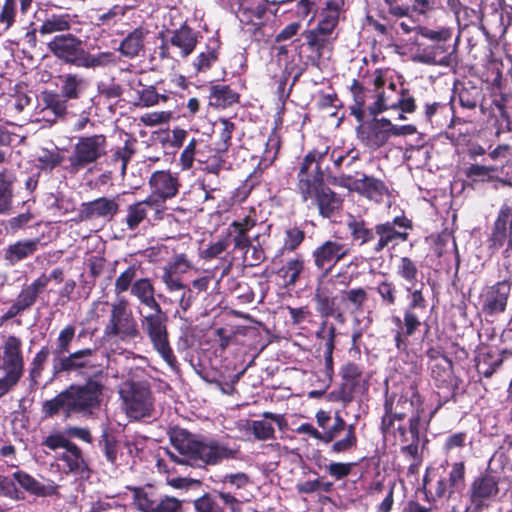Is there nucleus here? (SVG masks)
Returning a JSON list of instances; mask_svg holds the SVG:
<instances>
[{
	"mask_svg": "<svg viewBox=\"0 0 512 512\" xmlns=\"http://www.w3.org/2000/svg\"><path fill=\"white\" fill-rule=\"evenodd\" d=\"M154 293V287L147 278L138 279L134 281L131 286V294L143 305L154 311L153 313L141 317L140 323L143 332L149 338L153 349L168 366L173 368L176 364V357L168 340L165 317L162 314L160 305L155 299Z\"/></svg>",
	"mask_w": 512,
	"mask_h": 512,
	"instance_id": "nucleus-1",
	"label": "nucleus"
},
{
	"mask_svg": "<svg viewBox=\"0 0 512 512\" xmlns=\"http://www.w3.org/2000/svg\"><path fill=\"white\" fill-rule=\"evenodd\" d=\"M172 446L179 452L176 456L168 451L170 458L179 464H193L200 461L204 464L215 465L225 459L235 457L237 449L228 442L216 439L196 440L185 431L171 435Z\"/></svg>",
	"mask_w": 512,
	"mask_h": 512,
	"instance_id": "nucleus-2",
	"label": "nucleus"
},
{
	"mask_svg": "<svg viewBox=\"0 0 512 512\" xmlns=\"http://www.w3.org/2000/svg\"><path fill=\"white\" fill-rule=\"evenodd\" d=\"M102 386L97 381H88L85 385L70 386L66 391L43 405L45 415L52 416L64 412L66 416L72 413L84 415L93 414L99 407Z\"/></svg>",
	"mask_w": 512,
	"mask_h": 512,
	"instance_id": "nucleus-3",
	"label": "nucleus"
},
{
	"mask_svg": "<svg viewBox=\"0 0 512 512\" xmlns=\"http://www.w3.org/2000/svg\"><path fill=\"white\" fill-rule=\"evenodd\" d=\"M373 86L374 101L368 106L370 114L377 115L389 110L415 111V99L403 85L393 80L388 72L376 70L369 78Z\"/></svg>",
	"mask_w": 512,
	"mask_h": 512,
	"instance_id": "nucleus-4",
	"label": "nucleus"
},
{
	"mask_svg": "<svg viewBox=\"0 0 512 512\" xmlns=\"http://www.w3.org/2000/svg\"><path fill=\"white\" fill-rule=\"evenodd\" d=\"M436 411L437 409L432 411L427 419H424L423 399L416 388L410 386L401 395H395L386 400L382 426L388 429L395 419L402 420L409 412H412L409 430L414 438H418L421 427L429 424Z\"/></svg>",
	"mask_w": 512,
	"mask_h": 512,
	"instance_id": "nucleus-5",
	"label": "nucleus"
},
{
	"mask_svg": "<svg viewBox=\"0 0 512 512\" xmlns=\"http://www.w3.org/2000/svg\"><path fill=\"white\" fill-rule=\"evenodd\" d=\"M75 333L76 327L72 324L65 326L59 332L55 347L52 350V374L54 376L92 366L93 349L86 348L70 352Z\"/></svg>",
	"mask_w": 512,
	"mask_h": 512,
	"instance_id": "nucleus-6",
	"label": "nucleus"
},
{
	"mask_svg": "<svg viewBox=\"0 0 512 512\" xmlns=\"http://www.w3.org/2000/svg\"><path fill=\"white\" fill-rule=\"evenodd\" d=\"M48 47L58 58L84 68L103 67L112 63L115 58L112 52H85L81 47V41L71 34L54 37Z\"/></svg>",
	"mask_w": 512,
	"mask_h": 512,
	"instance_id": "nucleus-7",
	"label": "nucleus"
},
{
	"mask_svg": "<svg viewBox=\"0 0 512 512\" xmlns=\"http://www.w3.org/2000/svg\"><path fill=\"white\" fill-rule=\"evenodd\" d=\"M140 336L137 321L125 298H118L111 304L109 320L104 327V337L129 342Z\"/></svg>",
	"mask_w": 512,
	"mask_h": 512,
	"instance_id": "nucleus-8",
	"label": "nucleus"
},
{
	"mask_svg": "<svg viewBox=\"0 0 512 512\" xmlns=\"http://www.w3.org/2000/svg\"><path fill=\"white\" fill-rule=\"evenodd\" d=\"M123 408L131 419L148 417L153 409V399L149 388L140 382L128 380L119 388Z\"/></svg>",
	"mask_w": 512,
	"mask_h": 512,
	"instance_id": "nucleus-9",
	"label": "nucleus"
},
{
	"mask_svg": "<svg viewBox=\"0 0 512 512\" xmlns=\"http://www.w3.org/2000/svg\"><path fill=\"white\" fill-rule=\"evenodd\" d=\"M107 141L102 134L80 137L69 158L70 171L76 173L87 165L96 162L106 154Z\"/></svg>",
	"mask_w": 512,
	"mask_h": 512,
	"instance_id": "nucleus-10",
	"label": "nucleus"
},
{
	"mask_svg": "<svg viewBox=\"0 0 512 512\" xmlns=\"http://www.w3.org/2000/svg\"><path fill=\"white\" fill-rule=\"evenodd\" d=\"M206 150L212 151L207 143L199 138H192L180 155V165L183 170L192 168L194 160L206 164L209 173L217 174L226 168V160L221 155H207Z\"/></svg>",
	"mask_w": 512,
	"mask_h": 512,
	"instance_id": "nucleus-11",
	"label": "nucleus"
},
{
	"mask_svg": "<svg viewBox=\"0 0 512 512\" xmlns=\"http://www.w3.org/2000/svg\"><path fill=\"white\" fill-rule=\"evenodd\" d=\"M197 43V32L187 25H182L170 32L169 37L160 46L159 54L162 58H186L194 51Z\"/></svg>",
	"mask_w": 512,
	"mask_h": 512,
	"instance_id": "nucleus-12",
	"label": "nucleus"
},
{
	"mask_svg": "<svg viewBox=\"0 0 512 512\" xmlns=\"http://www.w3.org/2000/svg\"><path fill=\"white\" fill-rule=\"evenodd\" d=\"M22 342L16 336L7 337L0 347V369L16 383L23 374L24 363L22 356Z\"/></svg>",
	"mask_w": 512,
	"mask_h": 512,
	"instance_id": "nucleus-13",
	"label": "nucleus"
},
{
	"mask_svg": "<svg viewBox=\"0 0 512 512\" xmlns=\"http://www.w3.org/2000/svg\"><path fill=\"white\" fill-rule=\"evenodd\" d=\"M149 186L151 194L147 198L164 208L165 201L177 195L180 184L176 174L158 170L150 176Z\"/></svg>",
	"mask_w": 512,
	"mask_h": 512,
	"instance_id": "nucleus-14",
	"label": "nucleus"
},
{
	"mask_svg": "<svg viewBox=\"0 0 512 512\" xmlns=\"http://www.w3.org/2000/svg\"><path fill=\"white\" fill-rule=\"evenodd\" d=\"M323 155L322 153L311 151L303 159L298 173V189L304 201L312 198L317 191V187L320 186L321 174L319 173V166L316 162L317 157L322 158Z\"/></svg>",
	"mask_w": 512,
	"mask_h": 512,
	"instance_id": "nucleus-15",
	"label": "nucleus"
},
{
	"mask_svg": "<svg viewBox=\"0 0 512 512\" xmlns=\"http://www.w3.org/2000/svg\"><path fill=\"white\" fill-rule=\"evenodd\" d=\"M267 6V0H230V9L241 24L255 29L263 24Z\"/></svg>",
	"mask_w": 512,
	"mask_h": 512,
	"instance_id": "nucleus-16",
	"label": "nucleus"
},
{
	"mask_svg": "<svg viewBox=\"0 0 512 512\" xmlns=\"http://www.w3.org/2000/svg\"><path fill=\"white\" fill-rule=\"evenodd\" d=\"M162 213L160 204L146 198L127 206L124 222L129 230L134 231L145 221L150 223L161 219Z\"/></svg>",
	"mask_w": 512,
	"mask_h": 512,
	"instance_id": "nucleus-17",
	"label": "nucleus"
},
{
	"mask_svg": "<svg viewBox=\"0 0 512 512\" xmlns=\"http://www.w3.org/2000/svg\"><path fill=\"white\" fill-rule=\"evenodd\" d=\"M359 139L366 146L372 149H378L385 145L391 138L390 120L387 118H374L363 122L357 128Z\"/></svg>",
	"mask_w": 512,
	"mask_h": 512,
	"instance_id": "nucleus-18",
	"label": "nucleus"
},
{
	"mask_svg": "<svg viewBox=\"0 0 512 512\" xmlns=\"http://www.w3.org/2000/svg\"><path fill=\"white\" fill-rule=\"evenodd\" d=\"M511 291V283L503 280L487 287L481 294L483 311L488 314L501 313L505 310Z\"/></svg>",
	"mask_w": 512,
	"mask_h": 512,
	"instance_id": "nucleus-19",
	"label": "nucleus"
},
{
	"mask_svg": "<svg viewBox=\"0 0 512 512\" xmlns=\"http://www.w3.org/2000/svg\"><path fill=\"white\" fill-rule=\"evenodd\" d=\"M349 252L348 247L338 241H326L313 252L315 265L319 269L330 270Z\"/></svg>",
	"mask_w": 512,
	"mask_h": 512,
	"instance_id": "nucleus-20",
	"label": "nucleus"
},
{
	"mask_svg": "<svg viewBox=\"0 0 512 512\" xmlns=\"http://www.w3.org/2000/svg\"><path fill=\"white\" fill-rule=\"evenodd\" d=\"M118 198L100 197L93 201L83 203L81 215L84 219H104L110 221L118 212Z\"/></svg>",
	"mask_w": 512,
	"mask_h": 512,
	"instance_id": "nucleus-21",
	"label": "nucleus"
},
{
	"mask_svg": "<svg viewBox=\"0 0 512 512\" xmlns=\"http://www.w3.org/2000/svg\"><path fill=\"white\" fill-rule=\"evenodd\" d=\"M256 224V219L250 215L242 219L233 221L228 229L226 237H233L235 249L244 251V261H248V254H250L251 241L246 235Z\"/></svg>",
	"mask_w": 512,
	"mask_h": 512,
	"instance_id": "nucleus-22",
	"label": "nucleus"
},
{
	"mask_svg": "<svg viewBox=\"0 0 512 512\" xmlns=\"http://www.w3.org/2000/svg\"><path fill=\"white\" fill-rule=\"evenodd\" d=\"M465 484V466L463 462L452 464L448 479L438 480L435 487V495L439 498L451 497L455 492H459Z\"/></svg>",
	"mask_w": 512,
	"mask_h": 512,
	"instance_id": "nucleus-23",
	"label": "nucleus"
},
{
	"mask_svg": "<svg viewBox=\"0 0 512 512\" xmlns=\"http://www.w3.org/2000/svg\"><path fill=\"white\" fill-rule=\"evenodd\" d=\"M498 484L494 477L483 476L476 479L471 486V503L475 508H481L486 502L498 494Z\"/></svg>",
	"mask_w": 512,
	"mask_h": 512,
	"instance_id": "nucleus-24",
	"label": "nucleus"
},
{
	"mask_svg": "<svg viewBox=\"0 0 512 512\" xmlns=\"http://www.w3.org/2000/svg\"><path fill=\"white\" fill-rule=\"evenodd\" d=\"M74 18L75 16L66 12L47 11L39 27V33L41 35H47L68 31L74 23Z\"/></svg>",
	"mask_w": 512,
	"mask_h": 512,
	"instance_id": "nucleus-25",
	"label": "nucleus"
},
{
	"mask_svg": "<svg viewBox=\"0 0 512 512\" xmlns=\"http://www.w3.org/2000/svg\"><path fill=\"white\" fill-rule=\"evenodd\" d=\"M220 41L216 37L208 39L206 46L194 58L192 66L197 73L208 71L218 60Z\"/></svg>",
	"mask_w": 512,
	"mask_h": 512,
	"instance_id": "nucleus-26",
	"label": "nucleus"
},
{
	"mask_svg": "<svg viewBox=\"0 0 512 512\" xmlns=\"http://www.w3.org/2000/svg\"><path fill=\"white\" fill-rule=\"evenodd\" d=\"M39 244V239L17 241L5 249L4 259L10 265H15L19 261L32 256L38 250Z\"/></svg>",
	"mask_w": 512,
	"mask_h": 512,
	"instance_id": "nucleus-27",
	"label": "nucleus"
},
{
	"mask_svg": "<svg viewBox=\"0 0 512 512\" xmlns=\"http://www.w3.org/2000/svg\"><path fill=\"white\" fill-rule=\"evenodd\" d=\"M419 62L429 65L451 66L455 62V54L448 53L444 44L437 43L417 55Z\"/></svg>",
	"mask_w": 512,
	"mask_h": 512,
	"instance_id": "nucleus-28",
	"label": "nucleus"
},
{
	"mask_svg": "<svg viewBox=\"0 0 512 512\" xmlns=\"http://www.w3.org/2000/svg\"><path fill=\"white\" fill-rule=\"evenodd\" d=\"M305 38L310 49L322 55L324 49L330 46L335 40L336 35L334 31L318 23L315 28L305 33Z\"/></svg>",
	"mask_w": 512,
	"mask_h": 512,
	"instance_id": "nucleus-29",
	"label": "nucleus"
},
{
	"mask_svg": "<svg viewBox=\"0 0 512 512\" xmlns=\"http://www.w3.org/2000/svg\"><path fill=\"white\" fill-rule=\"evenodd\" d=\"M272 422L276 423L280 428L284 424L282 415L271 412L263 413V419L252 422V432L258 440H268L274 436V428Z\"/></svg>",
	"mask_w": 512,
	"mask_h": 512,
	"instance_id": "nucleus-30",
	"label": "nucleus"
},
{
	"mask_svg": "<svg viewBox=\"0 0 512 512\" xmlns=\"http://www.w3.org/2000/svg\"><path fill=\"white\" fill-rule=\"evenodd\" d=\"M353 185L358 192L375 201H380L387 191L382 181L365 175L355 179Z\"/></svg>",
	"mask_w": 512,
	"mask_h": 512,
	"instance_id": "nucleus-31",
	"label": "nucleus"
},
{
	"mask_svg": "<svg viewBox=\"0 0 512 512\" xmlns=\"http://www.w3.org/2000/svg\"><path fill=\"white\" fill-rule=\"evenodd\" d=\"M215 133L218 136V141L215 143L214 155H221L224 158V154L228 151L231 145V138L235 129L234 123L228 119H219L215 124Z\"/></svg>",
	"mask_w": 512,
	"mask_h": 512,
	"instance_id": "nucleus-32",
	"label": "nucleus"
},
{
	"mask_svg": "<svg viewBox=\"0 0 512 512\" xmlns=\"http://www.w3.org/2000/svg\"><path fill=\"white\" fill-rule=\"evenodd\" d=\"M48 284V279L44 276L37 278L30 285L24 286L17 296L15 302L23 309L30 308L36 301L37 296Z\"/></svg>",
	"mask_w": 512,
	"mask_h": 512,
	"instance_id": "nucleus-33",
	"label": "nucleus"
},
{
	"mask_svg": "<svg viewBox=\"0 0 512 512\" xmlns=\"http://www.w3.org/2000/svg\"><path fill=\"white\" fill-rule=\"evenodd\" d=\"M145 35L146 32L141 28H137L128 34L120 44L119 50L121 54L128 58L138 56L144 48Z\"/></svg>",
	"mask_w": 512,
	"mask_h": 512,
	"instance_id": "nucleus-34",
	"label": "nucleus"
},
{
	"mask_svg": "<svg viewBox=\"0 0 512 512\" xmlns=\"http://www.w3.org/2000/svg\"><path fill=\"white\" fill-rule=\"evenodd\" d=\"M343 4V0H325L319 24L334 31L338 24Z\"/></svg>",
	"mask_w": 512,
	"mask_h": 512,
	"instance_id": "nucleus-35",
	"label": "nucleus"
},
{
	"mask_svg": "<svg viewBox=\"0 0 512 512\" xmlns=\"http://www.w3.org/2000/svg\"><path fill=\"white\" fill-rule=\"evenodd\" d=\"M334 339H335V328L330 327L328 332V338L325 342V350H324V369L323 373V388H327L332 382L333 377V349H334Z\"/></svg>",
	"mask_w": 512,
	"mask_h": 512,
	"instance_id": "nucleus-36",
	"label": "nucleus"
},
{
	"mask_svg": "<svg viewBox=\"0 0 512 512\" xmlns=\"http://www.w3.org/2000/svg\"><path fill=\"white\" fill-rule=\"evenodd\" d=\"M313 196L317 197L319 212L323 217H330L340 206L339 199L329 189L322 188L319 190L318 186Z\"/></svg>",
	"mask_w": 512,
	"mask_h": 512,
	"instance_id": "nucleus-37",
	"label": "nucleus"
},
{
	"mask_svg": "<svg viewBox=\"0 0 512 512\" xmlns=\"http://www.w3.org/2000/svg\"><path fill=\"white\" fill-rule=\"evenodd\" d=\"M13 478L15 479V484L17 483L22 489L30 494L36 496H45L49 493L47 487L42 485L34 477L24 471L14 472Z\"/></svg>",
	"mask_w": 512,
	"mask_h": 512,
	"instance_id": "nucleus-38",
	"label": "nucleus"
},
{
	"mask_svg": "<svg viewBox=\"0 0 512 512\" xmlns=\"http://www.w3.org/2000/svg\"><path fill=\"white\" fill-rule=\"evenodd\" d=\"M379 240L374 248L375 252L383 250L386 246L396 240H405L406 234L396 231L391 223L380 224L376 227Z\"/></svg>",
	"mask_w": 512,
	"mask_h": 512,
	"instance_id": "nucleus-39",
	"label": "nucleus"
},
{
	"mask_svg": "<svg viewBox=\"0 0 512 512\" xmlns=\"http://www.w3.org/2000/svg\"><path fill=\"white\" fill-rule=\"evenodd\" d=\"M346 224L352 239L358 241L361 245L370 241L374 236L373 231L367 227L365 221L361 218L349 215Z\"/></svg>",
	"mask_w": 512,
	"mask_h": 512,
	"instance_id": "nucleus-40",
	"label": "nucleus"
},
{
	"mask_svg": "<svg viewBox=\"0 0 512 512\" xmlns=\"http://www.w3.org/2000/svg\"><path fill=\"white\" fill-rule=\"evenodd\" d=\"M507 221L508 215L501 213L495 222V227L491 237L492 245L496 248H500L507 243L508 247L505 252L512 247V237L507 234Z\"/></svg>",
	"mask_w": 512,
	"mask_h": 512,
	"instance_id": "nucleus-41",
	"label": "nucleus"
},
{
	"mask_svg": "<svg viewBox=\"0 0 512 512\" xmlns=\"http://www.w3.org/2000/svg\"><path fill=\"white\" fill-rule=\"evenodd\" d=\"M133 504L140 512H155L157 499L155 495L145 488H132Z\"/></svg>",
	"mask_w": 512,
	"mask_h": 512,
	"instance_id": "nucleus-42",
	"label": "nucleus"
},
{
	"mask_svg": "<svg viewBox=\"0 0 512 512\" xmlns=\"http://www.w3.org/2000/svg\"><path fill=\"white\" fill-rule=\"evenodd\" d=\"M59 459L65 462L68 472L79 473L85 469L81 451L75 444H71L65 449Z\"/></svg>",
	"mask_w": 512,
	"mask_h": 512,
	"instance_id": "nucleus-43",
	"label": "nucleus"
},
{
	"mask_svg": "<svg viewBox=\"0 0 512 512\" xmlns=\"http://www.w3.org/2000/svg\"><path fill=\"white\" fill-rule=\"evenodd\" d=\"M138 101L137 106L148 108L158 105L160 102H166L168 95L160 94L156 91V88L152 85L145 86L137 92Z\"/></svg>",
	"mask_w": 512,
	"mask_h": 512,
	"instance_id": "nucleus-44",
	"label": "nucleus"
},
{
	"mask_svg": "<svg viewBox=\"0 0 512 512\" xmlns=\"http://www.w3.org/2000/svg\"><path fill=\"white\" fill-rule=\"evenodd\" d=\"M317 309L323 316H333L336 312V298L332 297L326 286H320L316 292Z\"/></svg>",
	"mask_w": 512,
	"mask_h": 512,
	"instance_id": "nucleus-45",
	"label": "nucleus"
},
{
	"mask_svg": "<svg viewBox=\"0 0 512 512\" xmlns=\"http://www.w3.org/2000/svg\"><path fill=\"white\" fill-rule=\"evenodd\" d=\"M396 274L406 282V286H416L418 269L408 257H402L396 267Z\"/></svg>",
	"mask_w": 512,
	"mask_h": 512,
	"instance_id": "nucleus-46",
	"label": "nucleus"
},
{
	"mask_svg": "<svg viewBox=\"0 0 512 512\" xmlns=\"http://www.w3.org/2000/svg\"><path fill=\"white\" fill-rule=\"evenodd\" d=\"M303 268V260L297 257L287 261V263L281 268L279 273H281L283 278L285 279L286 285H294L298 280L299 275L303 271Z\"/></svg>",
	"mask_w": 512,
	"mask_h": 512,
	"instance_id": "nucleus-47",
	"label": "nucleus"
},
{
	"mask_svg": "<svg viewBox=\"0 0 512 512\" xmlns=\"http://www.w3.org/2000/svg\"><path fill=\"white\" fill-rule=\"evenodd\" d=\"M357 445V436L355 432V426L353 424L348 425L345 431V436L333 442L331 451L334 453H344L355 448Z\"/></svg>",
	"mask_w": 512,
	"mask_h": 512,
	"instance_id": "nucleus-48",
	"label": "nucleus"
},
{
	"mask_svg": "<svg viewBox=\"0 0 512 512\" xmlns=\"http://www.w3.org/2000/svg\"><path fill=\"white\" fill-rule=\"evenodd\" d=\"M84 87L85 82L82 78H78L74 75H68L64 79L61 91L66 99H76L83 91Z\"/></svg>",
	"mask_w": 512,
	"mask_h": 512,
	"instance_id": "nucleus-49",
	"label": "nucleus"
},
{
	"mask_svg": "<svg viewBox=\"0 0 512 512\" xmlns=\"http://www.w3.org/2000/svg\"><path fill=\"white\" fill-rule=\"evenodd\" d=\"M137 269L136 265H130L116 278L114 285V292L116 295L126 292L133 285Z\"/></svg>",
	"mask_w": 512,
	"mask_h": 512,
	"instance_id": "nucleus-50",
	"label": "nucleus"
},
{
	"mask_svg": "<svg viewBox=\"0 0 512 512\" xmlns=\"http://www.w3.org/2000/svg\"><path fill=\"white\" fill-rule=\"evenodd\" d=\"M63 160L58 149H42L37 155L38 166L43 170H52Z\"/></svg>",
	"mask_w": 512,
	"mask_h": 512,
	"instance_id": "nucleus-51",
	"label": "nucleus"
},
{
	"mask_svg": "<svg viewBox=\"0 0 512 512\" xmlns=\"http://www.w3.org/2000/svg\"><path fill=\"white\" fill-rule=\"evenodd\" d=\"M424 286L423 283H420V288H417L416 286H405V289L408 293V299L409 304L406 308V310L411 311H423L426 309V300L422 294V287Z\"/></svg>",
	"mask_w": 512,
	"mask_h": 512,
	"instance_id": "nucleus-52",
	"label": "nucleus"
},
{
	"mask_svg": "<svg viewBox=\"0 0 512 512\" xmlns=\"http://www.w3.org/2000/svg\"><path fill=\"white\" fill-rule=\"evenodd\" d=\"M348 425L341 417L339 412L335 413L334 423L330 427H326L324 432L322 433V441L325 443H330L337 439L340 434L347 430Z\"/></svg>",
	"mask_w": 512,
	"mask_h": 512,
	"instance_id": "nucleus-53",
	"label": "nucleus"
},
{
	"mask_svg": "<svg viewBox=\"0 0 512 512\" xmlns=\"http://www.w3.org/2000/svg\"><path fill=\"white\" fill-rule=\"evenodd\" d=\"M172 117L173 113L171 111H153L143 114L140 121L145 126L154 127L170 122Z\"/></svg>",
	"mask_w": 512,
	"mask_h": 512,
	"instance_id": "nucleus-54",
	"label": "nucleus"
},
{
	"mask_svg": "<svg viewBox=\"0 0 512 512\" xmlns=\"http://www.w3.org/2000/svg\"><path fill=\"white\" fill-rule=\"evenodd\" d=\"M352 93L354 97V104L351 105L350 107L351 114L354 115L359 122H361L363 121L364 117V105L366 94L364 90L357 84L353 85Z\"/></svg>",
	"mask_w": 512,
	"mask_h": 512,
	"instance_id": "nucleus-55",
	"label": "nucleus"
},
{
	"mask_svg": "<svg viewBox=\"0 0 512 512\" xmlns=\"http://www.w3.org/2000/svg\"><path fill=\"white\" fill-rule=\"evenodd\" d=\"M230 245L229 237H222L212 242L205 250L201 252V257L210 260L219 257Z\"/></svg>",
	"mask_w": 512,
	"mask_h": 512,
	"instance_id": "nucleus-56",
	"label": "nucleus"
},
{
	"mask_svg": "<svg viewBox=\"0 0 512 512\" xmlns=\"http://www.w3.org/2000/svg\"><path fill=\"white\" fill-rule=\"evenodd\" d=\"M0 495L14 500L23 499V495L18 490L13 476L8 477L0 475Z\"/></svg>",
	"mask_w": 512,
	"mask_h": 512,
	"instance_id": "nucleus-57",
	"label": "nucleus"
},
{
	"mask_svg": "<svg viewBox=\"0 0 512 512\" xmlns=\"http://www.w3.org/2000/svg\"><path fill=\"white\" fill-rule=\"evenodd\" d=\"M133 149L128 142L124 146L117 148L112 154V162L115 164L119 163V169L122 175L126 172V167L133 155Z\"/></svg>",
	"mask_w": 512,
	"mask_h": 512,
	"instance_id": "nucleus-58",
	"label": "nucleus"
},
{
	"mask_svg": "<svg viewBox=\"0 0 512 512\" xmlns=\"http://www.w3.org/2000/svg\"><path fill=\"white\" fill-rule=\"evenodd\" d=\"M353 468V463L330 462L325 465L326 471L335 480H341L347 477Z\"/></svg>",
	"mask_w": 512,
	"mask_h": 512,
	"instance_id": "nucleus-59",
	"label": "nucleus"
},
{
	"mask_svg": "<svg viewBox=\"0 0 512 512\" xmlns=\"http://www.w3.org/2000/svg\"><path fill=\"white\" fill-rule=\"evenodd\" d=\"M164 267L169 269L173 273L179 275V274L186 273L188 270H190L193 267V265H192L191 261L184 254H178L171 261H169Z\"/></svg>",
	"mask_w": 512,
	"mask_h": 512,
	"instance_id": "nucleus-60",
	"label": "nucleus"
},
{
	"mask_svg": "<svg viewBox=\"0 0 512 512\" xmlns=\"http://www.w3.org/2000/svg\"><path fill=\"white\" fill-rule=\"evenodd\" d=\"M286 236L284 239L285 250L293 251L295 250L304 239V232L298 228H291L286 231Z\"/></svg>",
	"mask_w": 512,
	"mask_h": 512,
	"instance_id": "nucleus-61",
	"label": "nucleus"
},
{
	"mask_svg": "<svg viewBox=\"0 0 512 512\" xmlns=\"http://www.w3.org/2000/svg\"><path fill=\"white\" fill-rule=\"evenodd\" d=\"M343 298L351 303L355 310H360L367 300V293L362 288L351 289L344 293Z\"/></svg>",
	"mask_w": 512,
	"mask_h": 512,
	"instance_id": "nucleus-62",
	"label": "nucleus"
},
{
	"mask_svg": "<svg viewBox=\"0 0 512 512\" xmlns=\"http://www.w3.org/2000/svg\"><path fill=\"white\" fill-rule=\"evenodd\" d=\"M197 512H223L219 504L210 496L204 495L194 502Z\"/></svg>",
	"mask_w": 512,
	"mask_h": 512,
	"instance_id": "nucleus-63",
	"label": "nucleus"
},
{
	"mask_svg": "<svg viewBox=\"0 0 512 512\" xmlns=\"http://www.w3.org/2000/svg\"><path fill=\"white\" fill-rule=\"evenodd\" d=\"M181 501L174 497L166 496L157 500L155 512H181Z\"/></svg>",
	"mask_w": 512,
	"mask_h": 512,
	"instance_id": "nucleus-64",
	"label": "nucleus"
}]
</instances>
